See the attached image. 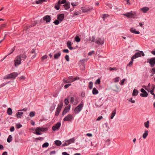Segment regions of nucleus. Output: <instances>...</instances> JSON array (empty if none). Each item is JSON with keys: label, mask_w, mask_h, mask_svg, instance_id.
<instances>
[{"label": "nucleus", "mask_w": 155, "mask_h": 155, "mask_svg": "<svg viewBox=\"0 0 155 155\" xmlns=\"http://www.w3.org/2000/svg\"><path fill=\"white\" fill-rule=\"evenodd\" d=\"M103 118V117L102 116L98 117L96 119V120H100Z\"/></svg>", "instance_id": "nucleus-62"}, {"label": "nucleus", "mask_w": 155, "mask_h": 155, "mask_svg": "<svg viewBox=\"0 0 155 155\" xmlns=\"http://www.w3.org/2000/svg\"><path fill=\"white\" fill-rule=\"evenodd\" d=\"M80 40L81 39L78 36H76L75 38V40L77 42H79Z\"/></svg>", "instance_id": "nucleus-39"}, {"label": "nucleus", "mask_w": 155, "mask_h": 155, "mask_svg": "<svg viewBox=\"0 0 155 155\" xmlns=\"http://www.w3.org/2000/svg\"><path fill=\"white\" fill-rule=\"evenodd\" d=\"M147 62H149L151 67H153L155 64V58H152L147 59Z\"/></svg>", "instance_id": "nucleus-7"}, {"label": "nucleus", "mask_w": 155, "mask_h": 155, "mask_svg": "<svg viewBox=\"0 0 155 155\" xmlns=\"http://www.w3.org/2000/svg\"><path fill=\"white\" fill-rule=\"evenodd\" d=\"M48 145H49L48 143L47 142H46L43 144V145L42 146V147H47L48 146Z\"/></svg>", "instance_id": "nucleus-44"}, {"label": "nucleus", "mask_w": 155, "mask_h": 155, "mask_svg": "<svg viewBox=\"0 0 155 155\" xmlns=\"http://www.w3.org/2000/svg\"><path fill=\"white\" fill-rule=\"evenodd\" d=\"M55 106H56L55 104L54 103H53L50 108V110L51 112L53 111V110L55 109Z\"/></svg>", "instance_id": "nucleus-29"}, {"label": "nucleus", "mask_w": 155, "mask_h": 155, "mask_svg": "<svg viewBox=\"0 0 155 155\" xmlns=\"http://www.w3.org/2000/svg\"><path fill=\"white\" fill-rule=\"evenodd\" d=\"M93 83L92 82H90L89 83V87L90 89H91L92 88Z\"/></svg>", "instance_id": "nucleus-45"}, {"label": "nucleus", "mask_w": 155, "mask_h": 155, "mask_svg": "<svg viewBox=\"0 0 155 155\" xmlns=\"http://www.w3.org/2000/svg\"><path fill=\"white\" fill-rule=\"evenodd\" d=\"M130 31L132 33H135L136 34H140V32L139 31H136V29L133 28H131L130 29Z\"/></svg>", "instance_id": "nucleus-22"}, {"label": "nucleus", "mask_w": 155, "mask_h": 155, "mask_svg": "<svg viewBox=\"0 0 155 155\" xmlns=\"http://www.w3.org/2000/svg\"><path fill=\"white\" fill-rule=\"evenodd\" d=\"M77 4V3L75 2V3H74V2H72V3H71V4L72 5V6L74 7L78 5V4Z\"/></svg>", "instance_id": "nucleus-57"}, {"label": "nucleus", "mask_w": 155, "mask_h": 155, "mask_svg": "<svg viewBox=\"0 0 155 155\" xmlns=\"http://www.w3.org/2000/svg\"><path fill=\"white\" fill-rule=\"evenodd\" d=\"M98 93V90L95 88H94L92 90V93L94 95H96Z\"/></svg>", "instance_id": "nucleus-31"}, {"label": "nucleus", "mask_w": 155, "mask_h": 155, "mask_svg": "<svg viewBox=\"0 0 155 155\" xmlns=\"http://www.w3.org/2000/svg\"><path fill=\"white\" fill-rule=\"evenodd\" d=\"M12 110L11 108H9L7 110V114L9 115H12Z\"/></svg>", "instance_id": "nucleus-32"}, {"label": "nucleus", "mask_w": 155, "mask_h": 155, "mask_svg": "<svg viewBox=\"0 0 155 155\" xmlns=\"http://www.w3.org/2000/svg\"><path fill=\"white\" fill-rule=\"evenodd\" d=\"M94 51H92L89 52L88 54V55L89 56H91L92 54H94Z\"/></svg>", "instance_id": "nucleus-52"}, {"label": "nucleus", "mask_w": 155, "mask_h": 155, "mask_svg": "<svg viewBox=\"0 0 155 155\" xmlns=\"http://www.w3.org/2000/svg\"><path fill=\"white\" fill-rule=\"evenodd\" d=\"M71 84H65L64 86V87L65 89L67 88H68V87L69 86H71Z\"/></svg>", "instance_id": "nucleus-51"}, {"label": "nucleus", "mask_w": 155, "mask_h": 155, "mask_svg": "<svg viewBox=\"0 0 155 155\" xmlns=\"http://www.w3.org/2000/svg\"><path fill=\"white\" fill-rule=\"evenodd\" d=\"M104 40L102 38H97L96 40V43L98 45H102L104 43Z\"/></svg>", "instance_id": "nucleus-8"}, {"label": "nucleus", "mask_w": 155, "mask_h": 155, "mask_svg": "<svg viewBox=\"0 0 155 155\" xmlns=\"http://www.w3.org/2000/svg\"><path fill=\"white\" fill-rule=\"evenodd\" d=\"M27 57V55L25 53L18 55L14 60L15 66L16 67L20 64H21V61H24Z\"/></svg>", "instance_id": "nucleus-1"}, {"label": "nucleus", "mask_w": 155, "mask_h": 155, "mask_svg": "<svg viewBox=\"0 0 155 155\" xmlns=\"http://www.w3.org/2000/svg\"><path fill=\"white\" fill-rule=\"evenodd\" d=\"M112 90L114 91L118 92L120 91L119 87L117 85L115 84L112 86Z\"/></svg>", "instance_id": "nucleus-13"}, {"label": "nucleus", "mask_w": 155, "mask_h": 155, "mask_svg": "<svg viewBox=\"0 0 155 155\" xmlns=\"http://www.w3.org/2000/svg\"><path fill=\"white\" fill-rule=\"evenodd\" d=\"M140 91L142 93L140 94V96L143 97H147L148 95V94L147 91L141 88L140 89Z\"/></svg>", "instance_id": "nucleus-9"}, {"label": "nucleus", "mask_w": 155, "mask_h": 155, "mask_svg": "<svg viewBox=\"0 0 155 155\" xmlns=\"http://www.w3.org/2000/svg\"><path fill=\"white\" fill-rule=\"evenodd\" d=\"M61 123H57L55 125L53 126L52 127V129L54 131L56 130L59 129L61 126Z\"/></svg>", "instance_id": "nucleus-11"}, {"label": "nucleus", "mask_w": 155, "mask_h": 155, "mask_svg": "<svg viewBox=\"0 0 155 155\" xmlns=\"http://www.w3.org/2000/svg\"><path fill=\"white\" fill-rule=\"evenodd\" d=\"M74 99L73 97H71V98L70 102L71 103H73L74 105H76L78 103V102L76 101L74 103Z\"/></svg>", "instance_id": "nucleus-30"}, {"label": "nucleus", "mask_w": 155, "mask_h": 155, "mask_svg": "<svg viewBox=\"0 0 155 155\" xmlns=\"http://www.w3.org/2000/svg\"><path fill=\"white\" fill-rule=\"evenodd\" d=\"M48 0H38L36 1V3L37 4H41L43 2H46Z\"/></svg>", "instance_id": "nucleus-23"}, {"label": "nucleus", "mask_w": 155, "mask_h": 155, "mask_svg": "<svg viewBox=\"0 0 155 155\" xmlns=\"http://www.w3.org/2000/svg\"><path fill=\"white\" fill-rule=\"evenodd\" d=\"M48 56L47 55H45L44 56L42 57L41 58V60L42 61H43L44 59H47Z\"/></svg>", "instance_id": "nucleus-46"}, {"label": "nucleus", "mask_w": 155, "mask_h": 155, "mask_svg": "<svg viewBox=\"0 0 155 155\" xmlns=\"http://www.w3.org/2000/svg\"><path fill=\"white\" fill-rule=\"evenodd\" d=\"M141 55L143 56H144L145 55L144 53H143V52L142 51H140V52H137L135 54L134 56L132 57L131 58V60H132V61H133L134 59H135L139 57H141Z\"/></svg>", "instance_id": "nucleus-4"}, {"label": "nucleus", "mask_w": 155, "mask_h": 155, "mask_svg": "<svg viewBox=\"0 0 155 155\" xmlns=\"http://www.w3.org/2000/svg\"><path fill=\"white\" fill-rule=\"evenodd\" d=\"M95 40V37L94 36L90 37L89 38L88 41L91 42L94 41Z\"/></svg>", "instance_id": "nucleus-35"}, {"label": "nucleus", "mask_w": 155, "mask_h": 155, "mask_svg": "<svg viewBox=\"0 0 155 155\" xmlns=\"http://www.w3.org/2000/svg\"><path fill=\"white\" fill-rule=\"evenodd\" d=\"M123 15L128 18H132L134 17L136 15V14L135 12L131 11L130 12L123 14Z\"/></svg>", "instance_id": "nucleus-5"}, {"label": "nucleus", "mask_w": 155, "mask_h": 155, "mask_svg": "<svg viewBox=\"0 0 155 155\" xmlns=\"http://www.w3.org/2000/svg\"><path fill=\"white\" fill-rule=\"evenodd\" d=\"M73 118L72 116L70 114H68L63 119L64 121H71Z\"/></svg>", "instance_id": "nucleus-10"}, {"label": "nucleus", "mask_w": 155, "mask_h": 155, "mask_svg": "<svg viewBox=\"0 0 155 155\" xmlns=\"http://www.w3.org/2000/svg\"><path fill=\"white\" fill-rule=\"evenodd\" d=\"M68 81H70V83H72L74 81V78L72 77L71 76L68 77Z\"/></svg>", "instance_id": "nucleus-37"}, {"label": "nucleus", "mask_w": 155, "mask_h": 155, "mask_svg": "<svg viewBox=\"0 0 155 155\" xmlns=\"http://www.w3.org/2000/svg\"><path fill=\"white\" fill-rule=\"evenodd\" d=\"M63 6L65 8V9L66 10L69 9L70 7V4L68 3L67 2L65 3V4L63 5Z\"/></svg>", "instance_id": "nucleus-24"}, {"label": "nucleus", "mask_w": 155, "mask_h": 155, "mask_svg": "<svg viewBox=\"0 0 155 155\" xmlns=\"http://www.w3.org/2000/svg\"><path fill=\"white\" fill-rule=\"evenodd\" d=\"M138 93V91L136 89H134L133 91V93H132V96H136L137 95Z\"/></svg>", "instance_id": "nucleus-27"}, {"label": "nucleus", "mask_w": 155, "mask_h": 155, "mask_svg": "<svg viewBox=\"0 0 155 155\" xmlns=\"http://www.w3.org/2000/svg\"><path fill=\"white\" fill-rule=\"evenodd\" d=\"M119 77H117L113 79L115 83L118 82L119 81Z\"/></svg>", "instance_id": "nucleus-41"}, {"label": "nucleus", "mask_w": 155, "mask_h": 155, "mask_svg": "<svg viewBox=\"0 0 155 155\" xmlns=\"http://www.w3.org/2000/svg\"><path fill=\"white\" fill-rule=\"evenodd\" d=\"M43 20L44 21H46V22H48L50 21L51 18L50 16L47 15L43 18Z\"/></svg>", "instance_id": "nucleus-15"}, {"label": "nucleus", "mask_w": 155, "mask_h": 155, "mask_svg": "<svg viewBox=\"0 0 155 155\" xmlns=\"http://www.w3.org/2000/svg\"><path fill=\"white\" fill-rule=\"evenodd\" d=\"M74 139L73 138L70 139L69 140L66 141L64 143L62 144V146H67L70 144L71 142H74Z\"/></svg>", "instance_id": "nucleus-12"}, {"label": "nucleus", "mask_w": 155, "mask_h": 155, "mask_svg": "<svg viewBox=\"0 0 155 155\" xmlns=\"http://www.w3.org/2000/svg\"><path fill=\"white\" fill-rule=\"evenodd\" d=\"M44 139V138L43 137H39L38 138H35L36 140H43Z\"/></svg>", "instance_id": "nucleus-61"}, {"label": "nucleus", "mask_w": 155, "mask_h": 155, "mask_svg": "<svg viewBox=\"0 0 155 155\" xmlns=\"http://www.w3.org/2000/svg\"><path fill=\"white\" fill-rule=\"evenodd\" d=\"M63 104V102L62 101H61L60 102L59 104L58 105L57 109L59 110H61L62 106Z\"/></svg>", "instance_id": "nucleus-16"}, {"label": "nucleus", "mask_w": 155, "mask_h": 155, "mask_svg": "<svg viewBox=\"0 0 155 155\" xmlns=\"http://www.w3.org/2000/svg\"><path fill=\"white\" fill-rule=\"evenodd\" d=\"M67 46L69 49L71 50L74 49V48L71 46V41H68L67 43Z\"/></svg>", "instance_id": "nucleus-17"}, {"label": "nucleus", "mask_w": 155, "mask_h": 155, "mask_svg": "<svg viewBox=\"0 0 155 155\" xmlns=\"http://www.w3.org/2000/svg\"><path fill=\"white\" fill-rule=\"evenodd\" d=\"M60 0H59L58 2L55 4L54 8L57 10H58L60 9Z\"/></svg>", "instance_id": "nucleus-20"}, {"label": "nucleus", "mask_w": 155, "mask_h": 155, "mask_svg": "<svg viewBox=\"0 0 155 155\" xmlns=\"http://www.w3.org/2000/svg\"><path fill=\"white\" fill-rule=\"evenodd\" d=\"M63 52L65 53H68L69 52V51L68 49H64L63 50Z\"/></svg>", "instance_id": "nucleus-58"}, {"label": "nucleus", "mask_w": 155, "mask_h": 155, "mask_svg": "<svg viewBox=\"0 0 155 155\" xmlns=\"http://www.w3.org/2000/svg\"><path fill=\"white\" fill-rule=\"evenodd\" d=\"M15 47H14L12 49V52L8 54V55H7L5 57L4 59L5 58H6V57H7L9 55L12 54L13 52L15 51Z\"/></svg>", "instance_id": "nucleus-47"}, {"label": "nucleus", "mask_w": 155, "mask_h": 155, "mask_svg": "<svg viewBox=\"0 0 155 155\" xmlns=\"http://www.w3.org/2000/svg\"><path fill=\"white\" fill-rule=\"evenodd\" d=\"M16 127H17V128L18 129H19V128H21V127H22V125H21L20 124H16Z\"/></svg>", "instance_id": "nucleus-56"}, {"label": "nucleus", "mask_w": 155, "mask_h": 155, "mask_svg": "<svg viewBox=\"0 0 155 155\" xmlns=\"http://www.w3.org/2000/svg\"><path fill=\"white\" fill-rule=\"evenodd\" d=\"M109 16V15H108L107 14H104L102 15V18L103 19L104 21L105 19L106 18L108 17Z\"/></svg>", "instance_id": "nucleus-38"}, {"label": "nucleus", "mask_w": 155, "mask_h": 155, "mask_svg": "<svg viewBox=\"0 0 155 155\" xmlns=\"http://www.w3.org/2000/svg\"><path fill=\"white\" fill-rule=\"evenodd\" d=\"M68 109H67L66 108H65L62 112V115H64L67 113L68 112Z\"/></svg>", "instance_id": "nucleus-42"}, {"label": "nucleus", "mask_w": 155, "mask_h": 155, "mask_svg": "<svg viewBox=\"0 0 155 155\" xmlns=\"http://www.w3.org/2000/svg\"><path fill=\"white\" fill-rule=\"evenodd\" d=\"M64 18V14H58L57 15V19L60 21H62Z\"/></svg>", "instance_id": "nucleus-14"}, {"label": "nucleus", "mask_w": 155, "mask_h": 155, "mask_svg": "<svg viewBox=\"0 0 155 155\" xmlns=\"http://www.w3.org/2000/svg\"><path fill=\"white\" fill-rule=\"evenodd\" d=\"M54 143L57 146H60L61 144V142L59 140H56L55 141Z\"/></svg>", "instance_id": "nucleus-33"}, {"label": "nucleus", "mask_w": 155, "mask_h": 155, "mask_svg": "<svg viewBox=\"0 0 155 155\" xmlns=\"http://www.w3.org/2000/svg\"><path fill=\"white\" fill-rule=\"evenodd\" d=\"M35 50L34 49H32V50L31 51V54H34L33 55L32 57H31L32 58H34L36 56V54L35 53Z\"/></svg>", "instance_id": "nucleus-34"}, {"label": "nucleus", "mask_w": 155, "mask_h": 155, "mask_svg": "<svg viewBox=\"0 0 155 155\" xmlns=\"http://www.w3.org/2000/svg\"><path fill=\"white\" fill-rule=\"evenodd\" d=\"M12 140V138L11 135H9L7 139V141L8 142H10Z\"/></svg>", "instance_id": "nucleus-36"}, {"label": "nucleus", "mask_w": 155, "mask_h": 155, "mask_svg": "<svg viewBox=\"0 0 155 155\" xmlns=\"http://www.w3.org/2000/svg\"><path fill=\"white\" fill-rule=\"evenodd\" d=\"M149 9V8L147 7H144L141 8V11L144 13H146Z\"/></svg>", "instance_id": "nucleus-21"}, {"label": "nucleus", "mask_w": 155, "mask_h": 155, "mask_svg": "<svg viewBox=\"0 0 155 155\" xmlns=\"http://www.w3.org/2000/svg\"><path fill=\"white\" fill-rule=\"evenodd\" d=\"M129 101L130 102L132 103H135V101L134 100H132V98H130L129 100Z\"/></svg>", "instance_id": "nucleus-54"}, {"label": "nucleus", "mask_w": 155, "mask_h": 155, "mask_svg": "<svg viewBox=\"0 0 155 155\" xmlns=\"http://www.w3.org/2000/svg\"><path fill=\"white\" fill-rule=\"evenodd\" d=\"M151 72L152 73L155 74V68H153L152 69Z\"/></svg>", "instance_id": "nucleus-64"}, {"label": "nucleus", "mask_w": 155, "mask_h": 155, "mask_svg": "<svg viewBox=\"0 0 155 155\" xmlns=\"http://www.w3.org/2000/svg\"><path fill=\"white\" fill-rule=\"evenodd\" d=\"M148 133L149 131L148 130H145L144 133H143V138L144 139H146L148 136Z\"/></svg>", "instance_id": "nucleus-18"}, {"label": "nucleus", "mask_w": 155, "mask_h": 155, "mask_svg": "<svg viewBox=\"0 0 155 155\" xmlns=\"http://www.w3.org/2000/svg\"><path fill=\"white\" fill-rule=\"evenodd\" d=\"M56 25H58L59 23V20H56L54 21L53 22Z\"/></svg>", "instance_id": "nucleus-48"}, {"label": "nucleus", "mask_w": 155, "mask_h": 155, "mask_svg": "<svg viewBox=\"0 0 155 155\" xmlns=\"http://www.w3.org/2000/svg\"><path fill=\"white\" fill-rule=\"evenodd\" d=\"M64 103L66 105H68L69 103V101L68 99L65 98L64 100Z\"/></svg>", "instance_id": "nucleus-50"}, {"label": "nucleus", "mask_w": 155, "mask_h": 155, "mask_svg": "<svg viewBox=\"0 0 155 155\" xmlns=\"http://www.w3.org/2000/svg\"><path fill=\"white\" fill-rule=\"evenodd\" d=\"M48 128L47 127L43 128V127H38L35 129V132L34 133L37 135H41L42 134L41 132H45L47 130Z\"/></svg>", "instance_id": "nucleus-2"}, {"label": "nucleus", "mask_w": 155, "mask_h": 155, "mask_svg": "<svg viewBox=\"0 0 155 155\" xmlns=\"http://www.w3.org/2000/svg\"><path fill=\"white\" fill-rule=\"evenodd\" d=\"M150 122L149 120H147L146 122L144 123V126L145 127L147 128L148 129L150 126Z\"/></svg>", "instance_id": "nucleus-25"}, {"label": "nucleus", "mask_w": 155, "mask_h": 155, "mask_svg": "<svg viewBox=\"0 0 155 155\" xmlns=\"http://www.w3.org/2000/svg\"><path fill=\"white\" fill-rule=\"evenodd\" d=\"M100 80L99 79H98L96 81V84H99L100 83Z\"/></svg>", "instance_id": "nucleus-59"}, {"label": "nucleus", "mask_w": 155, "mask_h": 155, "mask_svg": "<svg viewBox=\"0 0 155 155\" xmlns=\"http://www.w3.org/2000/svg\"><path fill=\"white\" fill-rule=\"evenodd\" d=\"M18 75L16 72H13L8 75L4 78L5 79H15Z\"/></svg>", "instance_id": "nucleus-3"}, {"label": "nucleus", "mask_w": 155, "mask_h": 155, "mask_svg": "<svg viewBox=\"0 0 155 155\" xmlns=\"http://www.w3.org/2000/svg\"><path fill=\"white\" fill-rule=\"evenodd\" d=\"M60 111L61 110H58V109H57L56 112H55V115L56 116H58Z\"/></svg>", "instance_id": "nucleus-43"}, {"label": "nucleus", "mask_w": 155, "mask_h": 155, "mask_svg": "<svg viewBox=\"0 0 155 155\" xmlns=\"http://www.w3.org/2000/svg\"><path fill=\"white\" fill-rule=\"evenodd\" d=\"M109 70L111 71H113V70H116L117 68H114H114L110 67L109 68Z\"/></svg>", "instance_id": "nucleus-55"}, {"label": "nucleus", "mask_w": 155, "mask_h": 155, "mask_svg": "<svg viewBox=\"0 0 155 155\" xmlns=\"http://www.w3.org/2000/svg\"><path fill=\"white\" fill-rule=\"evenodd\" d=\"M63 81L65 83H70V82L68 81V79H67L66 78H64L63 79Z\"/></svg>", "instance_id": "nucleus-49"}, {"label": "nucleus", "mask_w": 155, "mask_h": 155, "mask_svg": "<svg viewBox=\"0 0 155 155\" xmlns=\"http://www.w3.org/2000/svg\"><path fill=\"white\" fill-rule=\"evenodd\" d=\"M61 51H59L57 53L54 54V58L55 59H58L61 55Z\"/></svg>", "instance_id": "nucleus-19"}, {"label": "nucleus", "mask_w": 155, "mask_h": 155, "mask_svg": "<svg viewBox=\"0 0 155 155\" xmlns=\"http://www.w3.org/2000/svg\"><path fill=\"white\" fill-rule=\"evenodd\" d=\"M133 63V61H132V60H131V61L129 63L127 64V66H131L132 65Z\"/></svg>", "instance_id": "nucleus-63"}, {"label": "nucleus", "mask_w": 155, "mask_h": 155, "mask_svg": "<svg viewBox=\"0 0 155 155\" xmlns=\"http://www.w3.org/2000/svg\"><path fill=\"white\" fill-rule=\"evenodd\" d=\"M65 58L67 61H69V57L68 55H66L65 56Z\"/></svg>", "instance_id": "nucleus-53"}, {"label": "nucleus", "mask_w": 155, "mask_h": 155, "mask_svg": "<svg viewBox=\"0 0 155 155\" xmlns=\"http://www.w3.org/2000/svg\"><path fill=\"white\" fill-rule=\"evenodd\" d=\"M35 112L34 111L31 112L29 114V116L31 117H33L35 115Z\"/></svg>", "instance_id": "nucleus-40"}, {"label": "nucleus", "mask_w": 155, "mask_h": 155, "mask_svg": "<svg viewBox=\"0 0 155 155\" xmlns=\"http://www.w3.org/2000/svg\"><path fill=\"white\" fill-rule=\"evenodd\" d=\"M14 127L13 126H12L10 128V131L11 132H13L14 130Z\"/></svg>", "instance_id": "nucleus-60"}, {"label": "nucleus", "mask_w": 155, "mask_h": 155, "mask_svg": "<svg viewBox=\"0 0 155 155\" xmlns=\"http://www.w3.org/2000/svg\"><path fill=\"white\" fill-rule=\"evenodd\" d=\"M23 113L22 112H18L16 114V116L17 118H20L21 117Z\"/></svg>", "instance_id": "nucleus-26"}, {"label": "nucleus", "mask_w": 155, "mask_h": 155, "mask_svg": "<svg viewBox=\"0 0 155 155\" xmlns=\"http://www.w3.org/2000/svg\"><path fill=\"white\" fill-rule=\"evenodd\" d=\"M116 113V109H115L114 110H113L110 116V119H112L115 116Z\"/></svg>", "instance_id": "nucleus-28"}, {"label": "nucleus", "mask_w": 155, "mask_h": 155, "mask_svg": "<svg viewBox=\"0 0 155 155\" xmlns=\"http://www.w3.org/2000/svg\"><path fill=\"white\" fill-rule=\"evenodd\" d=\"M83 107V104H80L74 109V112L75 114H78L81 110Z\"/></svg>", "instance_id": "nucleus-6"}]
</instances>
